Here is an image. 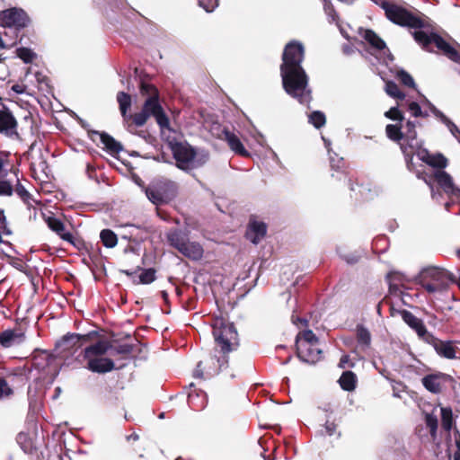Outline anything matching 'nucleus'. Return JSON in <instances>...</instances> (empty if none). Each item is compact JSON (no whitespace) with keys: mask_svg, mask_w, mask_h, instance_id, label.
<instances>
[{"mask_svg":"<svg viewBox=\"0 0 460 460\" xmlns=\"http://www.w3.org/2000/svg\"><path fill=\"white\" fill-rule=\"evenodd\" d=\"M304 57L305 49L300 41L288 42L282 54L280 75L286 93L301 104H307L311 102L312 96L308 87V76L301 65Z\"/></svg>","mask_w":460,"mask_h":460,"instance_id":"obj_1","label":"nucleus"},{"mask_svg":"<svg viewBox=\"0 0 460 460\" xmlns=\"http://www.w3.org/2000/svg\"><path fill=\"white\" fill-rule=\"evenodd\" d=\"M455 281L456 277L451 272L435 266L422 269L418 275V283L429 294H442L447 289L449 283Z\"/></svg>","mask_w":460,"mask_h":460,"instance_id":"obj_2","label":"nucleus"},{"mask_svg":"<svg viewBox=\"0 0 460 460\" xmlns=\"http://www.w3.org/2000/svg\"><path fill=\"white\" fill-rule=\"evenodd\" d=\"M379 5L385 13L386 18L392 22L414 29L424 27V22L419 17L413 15L403 6L398 4L394 0H373Z\"/></svg>","mask_w":460,"mask_h":460,"instance_id":"obj_3","label":"nucleus"},{"mask_svg":"<svg viewBox=\"0 0 460 460\" xmlns=\"http://www.w3.org/2000/svg\"><path fill=\"white\" fill-rule=\"evenodd\" d=\"M213 335L218 353L228 354L238 345V334L233 323L223 319H216L213 323Z\"/></svg>","mask_w":460,"mask_h":460,"instance_id":"obj_4","label":"nucleus"},{"mask_svg":"<svg viewBox=\"0 0 460 460\" xmlns=\"http://www.w3.org/2000/svg\"><path fill=\"white\" fill-rule=\"evenodd\" d=\"M296 350L298 358L306 363L314 364L322 358L319 340L311 330L299 332L296 336Z\"/></svg>","mask_w":460,"mask_h":460,"instance_id":"obj_5","label":"nucleus"},{"mask_svg":"<svg viewBox=\"0 0 460 460\" xmlns=\"http://www.w3.org/2000/svg\"><path fill=\"white\" fill-rule=\"evenodd\" d=\"M170 146L177 167L181 170L189 171L197 168L202 165L207 159V155L199 157L195 150L187 142H171Z\"/></svg>","mask_w":460,"mask_h":460,"instance_id":"obj_6","label":"nucleus"},{"mask_svg":"<svg viewBox=\"0 0 460 460\" xmlns=\"http://www.w3.org/2000/svg\"><path fill=\"white\" fill-rule=\"evenodd\" d=\"M415 127V123L411 121H407L405 126H402L403 142L400 143V146L408 166L414 155L420 159H425V156L428 155V151L421 147L420 141L417 139Z\"/></svg>","mask_w":460,"mask_h":460,"instance_id":"obj_7","label":"nucleus"},{"mask_svg":"<svg viewBox=\"0 0 460 460\" xmlns=\"http://www.w3.org/2000/svg\"><path fill=\"white\" fill-rule=\"evenodd\" d=\"M176 183L166 179H157L146 188V194L155 205H161L172 200L176 194Z\"/></svg>","mask_w":460,"mask_h":460,"instance_id":"obj_8","label":"nucleus"},{"mask_svg":"<svg viewBox=\"0 0 460 460\" xmlns=\"http://www.w3.org/2000/svg\"><path fill=\"white\" fill-rule=\"evenodd\" d=\"M413 37L415 40L421 44L426 49H428L429 44L434 43L436 47L449 59L460 65V52L454 49L439 35L436 33L428 34L422 31H416L413 32Z\"/></svg>","mask_w":460,"mask_h":460,"instance_id":"obj_9","label":"nucleus"},{"mask_svg":"<svg viewBox=\"0 0 460 460\" xmlns=\"http://www.w3.org/2000/svg\"><path fill=\"white\" fill-rule=\"evenodd\" d=\"M209 357L205 361H200L197 365L194 371V377L196 378H210L217 376L219 372L227 367L228 356L227 354L219 353Z\"/></svg>","mask_w":460,"mask_h":460,"instance_id":"obj_10","label":"nucleus"},{"mask_svg":"<svg viewBox=\"0 0 460 460\" xmlns=\"http://www.w3.org/2000/svg\"><path fill=\"white\" fill-rule=\"evenodd\" d=\"M30 19L21 8H10L0 12V27L5 30L20 31L28 26Z\"/></svg>","mask_w":460,"mask_h":460,"instance_id":"obj_11","label":"nucleus"},{"mask_svg":"<svg viewBox=\"0 0 460 460\" xmlns=\"http://www.w3.org/2000/svg\"><path fill=\"white\" fill-rule=\"evenodd\" d=\"M435 179L440 188L451 199L450 202H447L445 205L446 209L450 211V208L455 202L460 203V189L454 184L452 177L445 171L438 170L436 172Z\"/></svg>","mask_w":460,"mask_h":460,"instance_id":"obj_12","label":"nucleus"},{"mask_svg":"<svg viewBox=\"0 0 460 460\" xmlns=\"http://www.w3.org/2000/svg\"><path fill=\"white\" fill-rule=\"evenodd\" d=\"M452 381L449 375L443 373L429 374L421 379L423 386L433 394L441 393Z\"/></svg>","mask_w":460,"mask_h":460,"instance_id":"obj_13","label":"nucleus"},{"mask_svg":"<svg viewBox=\"0 0 460 460\" xmlns=\"http://www.w3.org/2000/svg\"><path fill=\"white\" fill-rule=\"evenodd\" d=\"M141 93L142 94H149L150 96L145 102L143 111H146L148 116H155L162 111V107L158 102L157 93L155 88L148 84L142 83L141 84Z\"/></svg>","mask_w":460,"mask_h":460,"instance_id":"obj_14","label":"nucleus"},{"mask_svg":"<svg viewBox=\"0 0 460 460\" xmlns=\"http://www.w3.org/2000/svg\"><path fill=\"white\" fill-rule=\"evenodd\" d=\"M0 133L10 138H17V121L12 112L3 107L0 109Z\"/></svg>","mask_w":460,"mask_h":460,"instance_id":"obj_15","label":"nucleus"},{"mask_svg":"<svg viewBox=\"0 0 460 460\" xmlns=\"http://www.w3.org/2000/svg\"><path fill=\"white\" fill-rule=\"evenodd\" d=\"M267 226L261 221L254 218L250 219L245 236L254 244L259 243L266 235Z\"/></svg>","mask_w":460,"mask_h":460,"instance_id":"obj_16","label":"nucleus"},{"mask_svg":"<svg viewBox=\"0 0 460 460\" xmlns=\"http://www.w3.org/2000/svg\"><path fill=\"white\" fill-rule=\"evenodd\" d=\"M433 348L437 354L447 359H455L457 358L459 348L452 341L436 340L433 342Z\"/></svg>","mask_w":460,"mask_h":460,"instance_id":"obj_17","label":"nucleus"},{"mask_svg":"<svg viewBox=\"0 0 460 460\" xmlns=\"http://www.w3.org/2000/svg\"><path fill=\"white\" fill-rule=\"evenodd\" d=\"M25 334L19 329H7L0 332V345L4 348L17 346L24 341Z\"/></svg>","mask_w":460,"mask_h":460,"instance_id":"obj_18","label":"nucleus"},{"mask_svg":"<svg viewBox=\"0 0 460 460\" xmlns=\"http://www.w3.org/2000/svg\"><path fill=\"white\" fill-rule=\"evenodd\" d=\"M361 36L375 49L383 51L384 55L386 56L384 58V61H386V59L390 61L393 60V56L390 53V51L386 49L385 42L381 38H379L373 31L364 30L361 31Z\"/></svg>","mask_w":460,"mask_h":460,"instance_id":"obj_19","label":"nucleus"},{"mask_svg":"<svg viewBox=\"0 0 460 460\" xmlns=\"http://www.w3.org/2000/svg\"><path fill=\"white\" fill-rule=\"evenodd\" d=\"M87 359V368L95 373H107L114 368V362L107 358L95 357Z\"/></svg>","mask_w":460,"mask_h":460,"instance_id":"obj_20","label":"nucleus"},{"mask_svg":"<svg viewBox=\"0 0 460 460\" xmlns=\"http://www.w3.org/2000/svg\"><path fill=\"white\" fill-rule=\"evenodd\" d=\"M425 103L429 108L430 111L438 118L446 127L448 128L450 133L460 142V129L457 126L448 119L443 112L438 110L429 100L424 99Z\"/></svg>","mask_w":460,"mask_h":460,"instance_id":"obj_21","label":"nucleus"},{"mask_svg":"<svg viewBox=\"0 0 460 460\" xmlns=\"http://www.w3.org/2000/svg\"><path fill=\"white\" fill-rule=\"evenodd\" d=\"M45 221L48 226L64 241L72 243L73 235L71 233L66 231L65 225L60 219L55 217H48Z\"/></svg>","mask_w":460,"mask_h":460,"instance_id":"obj_22","label":"nucleus"},{"mask_svg":"<svg viewBox=\"0 0 460 460\" xmlns=\"http://www.w3.org/2000/svg\"><path fill=\"white\" fill-rule=\"evenodd\" d=\"M111 348L110 342L100 341L93 345L86 347L84 351V358L102 357L107 354Z\"/></svg>","mask_w":460,"mask_h":460,"instance_id":"obj_23","label":"nucleus"},{"mask_svg":"<svg viewBox=\"0 0 460 460\" xmlns=\"http://www.w3.org/2000/svg\"><path fill=\"white\" fill-rule=\"evenodd\" d=\"M223 134L225 140L227 142L232 151L243 156L249 155L240 138L235 134L228 130H224Z\"/></svg>","mask_w":460,"mask_h":460,"instance_id":"obj_24","label":"nucleus"},{"mask_svg":"<svg viewBox=\"0 0 460 460\" xmlns=\"http://www.w3.org/2000/svg\"><path fill=\"white\" fill-rule=\"evenodd\" d=\"M179 252L191 260H199L203 255L201 245L197 242H190L189 240Z\"/></svg>","mask_w":460,"mask_h":460,"instance_id":"obj_25","label":"nucleus"},{"mask_svg":"<svg viewBox=\"0 0 460 460\" xmlns=\"http://www.w3.org/2000/svg\"><path fill=\"white\" fill-rule=\"evenodd\" d=\"M402 319L404 322L412 329L416 331L418 335L423 336L425 335L427 330L422 323V322L417 318L415 315H413L411 312L404 311L402 313Z\"/></svg>","mask_w":460,"mask_h":460,"instance_id":"obj_26","label":"nucleus"},{"mask_svg":"<svg viewBox=\"0 0 460 460\" xmlns=\"http://www.w3.org/2000/svg\"><path fill=\"white\" fill-rule=\"evenodd\" d=\"M0 31V49H11L17 43L18 32L14 30Z\"/></svg>","mask_w":460,"mask_h":460,"instance_id":"obj_27","label":"nucleus"},{"mask_svg":"<svg viewBox=\"0 0 460 460\" xmlns=\"http://www.w3.org/2000/svg\"><path fill=\"white\" fill-rule=\"evenodd\" d=\"M167 238L170 244L176 248L178 251H180L188 241L187 234L178 230L171 231L167 234Z\"/></svg>","mask_w":460,"mask_h":460,"instance_id":"obj_28","label":"nucleus"},{"mask_svg":"<svg viewBox=\"0 0 460 460\" xmlns=\"http://www.w3.org/2000/svg\"><path fill=\"white\" fill-rule=\"evenodd\" d=\"M100 139L102 144L111 154H118L122 149L121 145L106 133H102L100 135Z\"/></svg>","mask_w":460,"mask_h":460,"instance_id":"obj_29","label":"nucleus"},{"mask_svg":"<svg viewBox=\"0 0 460 460\" xmlns=\"http://www.w3.org/2000/svg\"><path fill=\"white\" fill-rule=\"evenodd\" d=\"M341 387L345 391H353L356 387L357 376L351 371H345L339 379Z\"/></svg>","mask_w":460,"mask_h":460,"instance_id":"obj_30","label":"nucleus"},{"mask_svg":"<svg viewBox=\"0 0 460 460\" xmlns=\"http://www.w3.org/2000/svg\"><path fill=\"white\" fill-rule=\"evenodd\" d=\"M357 341L358 347L363 350L367 349L371 343V335L367 329L358 325L357 326Z\"/></svg>","mask_w":460,"mask_h":460,"instance_id":"obj_31","label":"nucleus"},{"mask_svg":"<svg viewBox=\"0 0 460 460\" xmlns=\"http://www.w3.org/2000/svg\"><path fill=\"white\" fill-rule=\"evenodd\" d=\"M100 238L102 244L107 248H113L118 243L117 234L111 229H103L100 233Z\"/></svg>","mask_w":460,"mask_h":460,"instance_id":"obj_32","label":"nucleus"},{"mask_svg":"<svg viewBox=\"0 0 460 460\" xmlns=\"http://www.w3.org/2000/svg\"><path fill=\"white\" fill-rule=\"evenodd\" d=\"M385 133L388 138H390L393 141L403 142V133L402 130V127H398L397 125L394 124H388L385 128Z\"/></svg>","mask_w":460,"mask_h":460,"instance_id":"obj_33","label":"nucleus"},{"mask_svg":"<svg viewBox=\"0 0 460 460\" xmlns=\"http://www.w3.org/2000/svg\"><path fill=\"white\" fill-rule=\"evenodd\" d=\"M117 101L119 102V110L121 111L122 116H125L128 110L131 106L130 95L124 92H119L117 96Z\"/></svg>","mask_w":460,"mask_h":460,"instance_id":"obj_34","label":"nucleus"},{"mask_svg":"<svg viewBox=\"0 0 460 460\" xmlns=\"http://www.w3.org/2000/svg\"><path fill=\"white\" fill-rule=\"evenodd\" d=\"M441 412V422L442 427L446 430H450L453 424V413L450 408L442 407L440 409Z\"/></svg>","mask_w":460,"mask_h":460,"instance_id":"obj_35","label":"nucleus"},{"mask_svg":"<svg viewBox=\"0 0 460 460\" xmlns=\"http://www.w3.org/2000/svg\"><path fill=\"white\" fill-rule=\"evenodd\" d=\"M421 160L434 167L444 168L447 166V159L442 155H430L428 153L425 159Z\"/></svg>","mask_w":460,"mask_h":460,"instance_id":"obj_36","label":"nucleus"},{"mask_svg":"<svg viewBox=\"0 0 460 460\" xmlns=\"http://www.w3.org/2000/svg\"><path fill=\"white\" fill-rule=\"evenodd\" d=\"M13 394L12 385L5 378H0V400L11 397Z\"/></svg>","mask_w":460,"mask_h":460,"instance_id":"obj_37","label":"nucleus"},{"mask_svg":"<svg viewBox=\"0 0 460 460\" xmlns=\"http://www.w3.org/2000/svg\"><path fill=\"white\" fill-rule=\"evenodd\" d=\"M309 122L314 125L316 128H320L324 126L326 122L325 115L321 111H314L309 117Z\"/></svg>","mask_w":460,"mask_h":460,"instance_id":"obj_38","label":"nucleus"},{"mask_svg":"<svg viewBox=\"0 0 460 460\" xmlns=\"http://www.w3.org/2000/svg\"><path fill=\"white\" fill-rule=\"evenodd\" d=\"M385 92L386 93L393 97V98H397V99H400V100H403L405 95L404 93H402L398 85L394 83V82H387L386 84H385Z\"/></svg>","mask_w":460,"mask_h":460,"instance_id":"obj_39","label":"nucleus"},{"mask_svg":"<svg viewBox=\"0 0 460 460\" xmlns=\"http://www.w3.org/2000/svg\"><path fill=\"white\" fill-rule=\"evenodd\" d=\"M139 283L150 284L155 279V270L153 269H147L143 270L139 276Z\"/></svg>","mask_w":460,"mask_h":460,"instance_id":"obj_40","label":"nucleus"},{"mask_svg":"<svg viewBox=\"0 0 460 460\" xmlns=\"http://www.w3.org/2000/svg\"><path fill=\"white\" fill-rule=\"evenodd\" d=\"M14 174V178H15V181H16V186H15V192L17 193V195L24 201H28V199H30L31 195L30 193L27 191V190L25 189V187L20 183L19 181V178L16 174V172H13Z\"/></svg>","mask_w":460,"mask_h":460,"instance_id":"obj_41","label":"nucleus"},{"mask_svg":"<svg viewBox=\"0 0 460 460\" xmlns=\"http://www.w3.org/2000/svg\"><path fill=\"white\" fill-rule=\"evenodd\" d=\"M13 191V180H0V196H11Z\"/></svg>","mask_w":460,"mask_h":460,"instance_id":"obj_42","label":"nucleus"},{"mask_svg":"<svg viewBox=\"0 0 460 460\" xmlns=\"http://www.w3.org/2000/svg\"><path fill=\"white\" fill-rule=\"evenodd\" d=\"M17 56L23 60L25 63H31L36 57V55L27 48H20L17 49Z\"/></svg>","mask_w":460,"mask_h":460,"instance_id":"obj_43","label":"nucleus"},{"mask_svg":"<svg viewBox=\"0 0 460 460\" xmlns=\"http://www.w3.org/2000/svg\"><path fill=\"white\" fill-rule=\"evenodd\" d=\"M425 422L427 427L429 429L431 435L434 436L438 429L437 416L430 413H427L425 415Z\"/></svg>","mask_w":460,"mask_h":460,"instance_id":"obj_44","label":"nucleus"},{"mask_svg":"<svg viewBox=\"0 0 460 460\" xmlns=\"http://www.w3.org/2000/svg\"><path fill=\"white\" fill-rule=\"evenodd\" d=\"M398 78H399L400 82L406 86H410V87L415 86V83H414V80L411 77V75L403 70H401L398 73Z\"/></svg>","mask_w":460,"mask_h":460,"instance_id":"obj_45","label":"nucleus"},{"mask_svg":"<svg viewBox=\"0 0 460 460\" xmlns=\"http://www.w3.org/2000/svg\"><path fill=\"white\" fill-rule=\"evenodd\" d=\"M385 116L387 119H393V120H398L400 122H402L403 120V115L398 110L397 107H392L389 111H387L385 113Z\"/></svg>","mask_w":460,"mask_h":460,"instance_id":"obj_46","label":"nucleus"},{"mask_svg":"<svg viewBox=\"0 0 460 460\" xmlns=\"http://www.w3.org/2000/svg\"><path fill=\"white\" fill-rule=\"evenodd\" d=\"M199 4L206 12L210 13L218 5V0H199Z\"/></svg>","mask_w":460,"mask_h":460,"instance_id":"obj_47","label":"nucleus"},{"mask_svg":"<svg viewBox=\"0 0 460 460\" xmlns=\"http://www.w3.org/2000/svg\"><path fill=\"white\" fill-rule=\"evenodd\" d=\"M148 117V114L142 110L140 112L136 113L133 116V121L137 126L140 127L146 122Z\"/></svg>","mask_w":460,"mask_h":460,"instance_id":"obj_48","label":"nucleus"},{"mask_svg":"<svg viewBox=\"0 0 460 460\" xmlns=\"http://www.w3.org/2000/svg\"><path fill=\"white\" fill-rule=\"evenodd\" d=\"M409 110L411 112V114L414 116V117H427L428 114L423 112L421 111V108L420 106L415 102H412L409 104Z\"/></svg>","mask_w":460,"mask_h":460,"instance_id":"obj_49","label":"nucleus"},{"mask_svg":"<svg viewBox=\"0 0 460 460\" xmlns=\"http://www.w3.org/2000/svg\"><path fill=\"white\" fill-rule=\"evenodd\" d=\"M158 125L161 127V128H168L169 127V119L166 117V115L164 113L163 110L155 116Z\"/></svg>","mask_w":460,"mask_h":460,"instance_id":"obj_50","label":"nucleus"},{"mask_svg":"<svg viewBox=\"0 0 460 460\" xmlns=\"http://www.w3.org/2000/svg\"><path fill=\"white\" fill-rule=\"evenodd\" d=\"M132 351V346L129 344H122L119 345L115 348V352L117 354H122V355H128L130 354Z\"/></svg>","mask_w":460,"mask_h":460,"instance_id":"obj_51","label":"nucleus"},{"mask_svg":"<svg viewBox=\"0 0 460 460\" xmlns=\"http://www.w3.org/2000/svg\"><path fill=\"white\" fill-rule=\"evenodd\" d=\"M324 429L327 435L332 436L336 432V424L332 421H326Z\"/></svg>","mask_w":460,"mask_h":460,"instance_id":"obj_52","label":"nucleus"},{"mask_svg":"<svg viewBox=\"0 0 460 460\" xmlns=\"http://www.w3.org/2000/svg\"><path fill=\"white\" fill-rule=\"evenodd\" d=\"M80 337L81 336L78 334H67V335L64 336L63 342L75 344V342H77L79 341Z\"/></svg>","mask_w":460,"mask_h":460,"instance_id":"obj_53","label":"nucleus"},{"mask_svg":"<svg viewBox=\"0 0 460 460\" xmlns=\"http://www.w3.org/2000/svg\"><path fill=\"white\" fill-rule=\"evenodd\" d=\"M390 279V285H392V281L398 280L399 282H402L404 280V276L401 273H390L387 276Z\"/></svg>","mask_w":460,"mask_h":460,"instance_id":"obj_54","label":"nucleus"},{"mask_svg":"<svg viewBox=\"0 0 460 460\" xmlns=\"http://www.w3.org/2000/svg\"><path fill=\"white\" fill-rule=\"evenodd\" d=\"M349 358L348 355L342 356L340 360L339 367L341 368H345L347 367H353V364L349 365Z\"/></svg>","mask_w":460,"mask_h":460,"instance_id":"obj_55","label":"nucleus"},{"mask_svg":"<svg viewBox=\"0 0 460 460\" xmlns=\"http://www.w3.org/2000/svg\"><path fill=\"white\" fill-rule=\"evenodd\" d=\"M456 450L454 454V460H460V435L456 438Z\"/></svg>","mask_w":460,"mask_h":460,"instance_id":"obj_56","label":"nucleus"},{"mask_svg":"<svg viewBox=\"0 0 460 460\" xmlns=\"http://www.w3.org/2000/svg\"><path fill=\"white\" fill-rule=\"evenodd\" d=\"M325 12L326 13L332 18V21L335 20V16H336V13L332 8V6L329 5V4H325Z\"/></svg>","mask_w":460,"mask_h":460,"instance_id":"obj_57","label":"nucleus"},{"mask_svg":"<svg viewBox=\"0 0 460 460\" xmlns=\"http://www.w3.org/2000/svg\"><path fill=\"white\" fill-rule=\"evenodd\" d=\"M12 90L16 93H22L24 92V86L22 84H14L12 86Z\"/></svg>","mask_w":460,"mask_h":460,"instance_id":"obj_58","label":"nucleus"},{"mask_svg":"<svg viewBox=\"0 0 460 460\" xmlns=\"http://www.w3.org/2000/svg\"><path fill=\"white\" fill-rule=\"evenodd\" d=\"M292 321H293V323H296H296H297V322H300V323H302L303 324L307 325V320H305V319H301V318H299V317L292 316Z\"/></svg>","mask_w":460,"mask_h":460,"instance_id":"obj_59","label":"nucleus"},{"mask_svg":"<svg viewBox=\"0 0 460 460\" xmlns=\"http://www.w3.org/2000/svg\"><path fill=\"white\" fill-rule=\"evenodd\" d=\"M193 399H194L193 394H189V404H190V406H193Z\"/></svg>","mask_w":460,"mask_h":460,"instance_id":"obj_60","label":"nucleus"},{"mask_svg":"<svg viewBox=\"0 0 460 460\" xmlns=\"http://www.w3.org/2000/svg\"><path fill=\"white\" fill-rule=\"evenodd\" d=\"M39 167L43 171L47 167L46 162H40Z\"/></svg>","mask_w":460,"mask_h":460,"instance_id":"obj_61","label":"nucleus"},{"mask_svg":"<svg viewBox=\"0 0 460 460\" xmlns=\"http://www.w3.org/2000/svg\"><path fill=\"white\" fill-rule=\"evenodd\" d=\"M323 141H324V144H325V146L327 149H329V146H330V141L326 140L324 137H323ZM328 152L330 153V150H328Z\"/></svg>","mask_w":460,"mask_h":460,"instance_id":"obj_62","label":"nucleus"},{"mask_svg":"<svg viewBox=\"0 0 460 460\" xmlns=\"http://www.w3.org/2000/svg\"><path fill=\"white\" fill-rule=\"evenodd\" d=\"M330 161H331L332 167H334L335 166V159L333 157H332L331 155H330Z\"/></svg>","mask_w":460,"mask_h":460,"instance_id":"obj_63","label":"nucleus"},{"mask_svg":"<svg viewBox=\"0 0 460 460\" xmlns=\"http://www.w3.org/2000/svg\"><path fill=\"white\" fill-rule=\"evenodd\" d=\"M3 168H4V160L2 158H0V173L3 171Z\"/></svg>","mask_w":460,"mask_h":460,"instance_id":"obj_64","label":"nucleus"}]
</instances>
